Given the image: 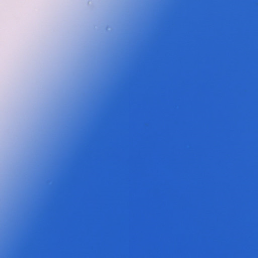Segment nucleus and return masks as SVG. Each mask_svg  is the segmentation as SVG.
Returning <instances> with one entry per match:
<instances>
[{"label": "nucleus", "mask_w": 258, "mask_h": 258, "mask_svg": "<svg viewBox=\"0 0 258 258\" xmlns=\"http://www.w3.org/2000/svg\"><path fill=\"white\" fill-rule=\"evenodd\" d=\"M130 50H131V46H130Z\"/></svg>", "instance_id": "nucleus-9"}, {"label": "nucleus", "mask_w": 258, "mask_h": 258, "mask_svg": "<svg viewBox=\"0 0 258 258\" xmlns=\"http://www.w3.org/2000/svg\"><path fill=\"white\" fill-rule=\"evenodd\" d=\"M130 50H131V46H130Z\"/></svg>", "instance_id": "nucleus-7"}, {"label": "nucleus", "mask_w": 258, "mask_h": 258, "mask_svg": "<svg viewBox=\"0 0 258 258\" xmlns=\"http://www.w3.org/2000/svg\"><path fill=\"white\" fill-rule=\"evenodd\" d=\"M130 50H131V46H130Z\"/></svg>", "instance_id": "nucleus-8"}, {"label": "nucleus", "mask_w": 258, "mask_h": 258, "mask_svg": "<svg viewBox=\"0 0 258 258\" xmlns=\"http://www.w3.org/2000/svg\"><path fill=\"white\" fill-rule=\"evenodd\" d=\"M127 166H128V165H126V168H128V167H127Z\"/></svg>", "instance_id": "nucleus-4"}, {"label": "nucleus", "mask_w": 258, "mask_h": 258, "mask_svg": "<svg viewBox=\"0 0 258 258\" xmlns=\"http://www.w3.org/2000/svg\"><path fill=\"white\" fill-rule=\"evenodd\" d=\"M127 166H128V165H126V168H128V167H127Z\"/></svg>", "instance_id": "nucleus-5"}, {"label": "nucleus", "mask_w": 258, "mask_h": 258, "mask_svg": "<svg viewBox=\"0 0 258 258\" xmlns=\"http://www.w3.org/2000/svg\"><path fill=\"white\" fill-rule=\"evenodd\" d=\"M127 166H128V165H126V168H128V167H127Z\"/></svg>", "instance_id": "nucleus-6"}, {"label": "nucleus", "mask_w": 258, "mask_h": 258, "mask_svg": "<svg viewBox=\"0 0 258 258\" xmlns=\"http://www.w3.org/2000/svg\"><path fill=\"white\" fill-rule=\"evenodd\" d=\"M126 244H127V238H128V219H127V201H128V197L126 196Z\"/></svg>", "instance_id": "nucleus-1"}, {"label": "nucleus", "mask_w": 258, "mask_h": 258, "mask_svg": "<svg viewBox=\"0 0 258 258\" xmlns=\"http://www.w3.org/2000/svg\"><path fill=\"white\" fill-rule=\"evenodd\" d=\"M128 247L127 246H126V258H127V254H128Z\"/></svg>", "instance_id": "nucleus-3"}, {"label": "nucleus", "mask_w": 258, "mask_h": 258, "mask_svg": "<svg viewBox=\"0 0 258 258\" xmlns=\"http://www.w3.org/2000/svg\"><path fill=\"white\" fill-rule=\"evenodd\" d=\"M126 192H127V174L126 175Z\"/></svg>", "instance_id": "nucleus-2"}]
</instances>
